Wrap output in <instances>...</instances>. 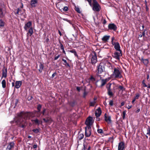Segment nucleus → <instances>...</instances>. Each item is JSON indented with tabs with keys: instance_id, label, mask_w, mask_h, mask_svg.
Instances as JSON below:
<instances>
[{
	"instance_id": "obj_1",
	"label": "nucleus",
	"mask_w": 150,
	"mask_h": 150,
	"mask_svg": "<svg viewBox=\"0 0 150 150\" xmlns=\"http://www.w3.org/2000/svg\"><path fill=\"white\" fill-rule=\"evenodd\" d=\"M23 113L21 112L20 113H18L16 118V120L11 121L10 122L11 124L12 125L14 122L16 124L19 123V126L22 128H24L26 127V123L25 122L23 118Z\"/></svg>"
},
{
	"instance_id": "obj_2",
	"label": "nucleus",
	"mask_w": 150,
	"mask_h": 150,
	"mask_svg": "<svg viewBox=\"0 0 150 150\" xmlns=\"http://www.w3.org/2000/svg\"><path fill=\"white\" fill-rule=\"evenodd\" d=\"M87 1L93 11L96 12H99L101 7L96 0H85Z\"/></svg>"
},
{
	"instance_id": "obj_3",
	"label": "nucleus",
	"mask_w": 150,
	"mask_h": 150,
	"mask_svg": "<svg viewBox=\"0 0 150 150\" xmlns=\"http://www.w3.org/2000/svg\"><path fill=\"white\" fill-rule=\"evenodd\" d=\"M89 58L91 59V63L94 65L97 62V56L96 53L93 52L91 53L89 56Z\"/></svg>"
},
{
	"instance_id": "obj_4",
	"label": "nucleus",
	"mask_w": 150,
	"mask_h": 150,
	"mask_svg": "<svg viewBox=\"0 0 150 150\" xmlns=\"http://www.w3.org/2000/svg\"><path fill=\"white\" fill-rule=\"evenodd\" d=\"M113 71L112 75L115 76V78L120 79L122 77V75L118 68H114Z\"/></svg>"
},
{
	"instance_id": "obj_5",
	"label": "nucleus",
	"mask_w": 150,
	"mask_h": 150,
	"mask_svg": "<svg viewBox=\"0 0 150 150\" xmlns=\"http://www.w3.org/2000/svg\"><path fill=\"white\" fill-rule=\"evenodd\" d=\"M93 118L91 116L88 117L86 119L85 124L87 125L86 127H91L93 123Z\"/></svg>"
},
{
	"instance_id": "obj_6",
	"label": "nucleus",
	"mask_w": 150,
	"mask_h": 150,
	"mask_svg": "<svg viewBox=\"0 0 150 150\" xmlns=\"http://www.w3.org/2000/svg\"><path fill=\"white\" fill-rule=\"evenodd\" d=\"M111 83H108L106 86V88L107 89V94L110 97H112L114 95L111 89Z\"/></svg>"
},
{
	"instance_id": "obj_7",
	"label": "nucleus",
	"mask_w": 150,
	"mask_h": 150,
	"mask_svg": "<svg viewBox=\"0 0 150 150\" xmlns=\"http://www.w3.org/2000/svg\"><path fill=\"white\" fill-rule=\"evenodd\" d=\"M91 127H86L85 128V136L86 137H89L91 135Z\"/></svg>"
},
{
	"instance_id": "obj_8",
	"label": "nucleus",
	"mask_w": 150,
	"mask_h": 150,
	"mask_svg": "<svg viewBox=\"0 0 150 150\" xmlns=\"http://www.w3.org/2000/svg\"><path fill=\"white\" fill-rule=\"evenodd\" d=\"M108 28L109 30L114 31H116L117 29L116 25L113 23H109L108 26Z\"/></svg>"
},
{
	"instance_id": "obj_9",
	"label": "nucleus",
	"mask_w": 150,
	"mask_h": 150,
	"mask_svg": "<svg viewBox=\"0 0 150 150\" xmlns=\"http://www.w3.org/2000/svg\"><path fill=\"white\" fill-rule=\"evenodd\" d=\"M97 72H98V73L101 74L104 69V67L102 63H100L98 66H97Z\"/></svg>"
},
{
	"instance_id": "obj_10",
	"label": "nucleus",
	"mask_w": 150,
	"mask_h": 150,
	"mask_svg": "<svg viewBox=\"0 0 150 150\" xmlns=\"http://www.w3.org/2000/svg\"><path fill=\"white\" fill-rule=\"evenodd\" d=\"M139 59L141 61V62L143 63L144 65L146 67L148 66L149 62V59H144L143 57H142L141 58L139 57Z\"/></svg>"
},
{
	"instance_id": "obj_11",
	"label": "nucleus",
	"mask_w": 150,
	"mask_h": 150,
	"mask_svg": "<svg viewBox=\"0 0 150 150\" xmlns=\"http://www.w3.org/2000/svg\"><path fill=\"white\" fill-rule=\"evenodd\" d=\"M114 47L117 51H119L120 52V54L122 55V51L120 49V44L118 42H117V44H115V45H114Z\"/></svg>"
},
{
	"instance_id": "obj_12",
	"label": "nucleus",
	"mask_w": 150,
	"mask_h": 150,
	"mask_svg": "<svg viewBox=\"0 0 150 150\" xmlns=\"http://www.w3.org/2000/svg\"><path fill=\"white\" fill-rule=\"evenodd\" d=\"M7 76V68L5 67H4L2 70V74L1 78L3 77L6 78Z\"/></svg>"
},
{
	"instance_id": "obj_13",
	"label": "nucleus",
	"mask_w": 150,
	"mask_h": 150,
	"mask_svg": "<svg viewBox=\"0 0 150 150\" xmlns=\"http://www.w3.org/2000/svg\"><path fill=\"white\" fill-rule=\"evenodd\" d=\"M125 149V143L123 142H119L118 145V150H123Z\"/></svg>"
},
{
	"instance_id": "obj_14",
	"label": "nucleus",
	"mask_w": 150,
	"mask_h": 150,
	"mask_svg": "<svg viewBox=\"0 0 150 150\" xmlns=\"http://www.w3.org/2000/svg\"><path fill=\"white\" fill-rule=\"evenodd\" d=\"M121 54H120V52L119 53L117 52H115L112 55V57L117 59H120V56H121Z\"/></svg>"
},
{
	"instance_id": "obj_15",
	"label": "nucleus",
	"mask_w": 150,
	"mask_h": 150,
	"mask_svg": "<svg viewBox=\"0 0 150 150\" xmlns=\"http://www.w3.org/2000/svg\"><path fill=\"white\" fill-rule=\"evenodd\" d=\"M102 111L100 107H99L97 109L95 113L96 117H99L101 115Z\"/></svg>"
},
{
	"instance_id": "obj_16",
	"label": "nucleus",
	"mask_w": 150,
	"mask_h": 150,
	"mask_svg": "<svg viewBox=\"0 0 150 150\" xmlns=\"http://www.w3.org/2000/svg\"><path fill=\"white\" fill-rule=\"evenodd\" d=\"M32 25V23L30 21H29L26 24H25L24 27V29L26 30H27L29 28H30L31 26Z\"/></svg>"
},
{
	"instance_id": "obj_17",
	"label": "nucleus",
	"mask_w": 150,
	"mask_h": 150,
	"mask_svg": "<svg viewBox=\"0 0 150 150\" xmlns=\"http://www.w3.org/2000/svg\"><path fill=\"white\" fill-rule=\"evenodd\" d=\"M38 3V0H31L30 1V4L32 8L35 7Z\"/></svg>"
},
{
	"instance_id": "obj_18",
	"label": "nucleus",
	"mask_w": 150,
	"mask_h": 150,
	"mask_svg": "<svg viewBox=\"0 0 150 150\" xmlns=\"http://www.w3.org/2000/svg\"><path fill=\"white\" fill-rule=\"evenodd\" d=\"M22 81H17L15 83V88H18L21 86Z\"/></svg>"
},
{
	"instance_id": "obj_19",
	"label": "nucleus",
	"mask_w": 150,
	"mask_h": 150,
	"mask_svg": "<svg viewBox=\"0 0 150 150\" xmlns=\"http://www.w3.org/2000/svg\"><path fill=\"white\" fill-rule=\"evenodd\" d=\"M100 74L98 73V72H97L95 76V77L96 80V82H97L99 80L101 79V75L99 74Z\"/></svg>"
},
{
	"instance_id": "obj_20",
	"label": "nucleus",
	"mask_w": 150,
	"mask_h": 150,
	"mask_svg": "<svg viewBox=\"0 0 150 150\" xmlns=\"http://www.w3.org/2000/svg\"><path fill=\"white\" fill-rule=\"evenodd\" d=\"M33 124L35 125H39L40 124V120H39L38 119L36 118L34 120H31Z\"/></svg>"
},
{
	"instance_id": "obj_21",
	"label": "nucleus",
	"mask_w": 150,
	"mask_h": 150,
	"mask_svg": "<svg viewBox=\"0 0 150 150\" xmlns=\"http://www.w3.org/2000/svg\"><path fill=\"white\" fill-rule=\"evenodd\" d=\"M5 14L3 11L2 6L1 4H0V18H3Z\"/></svg>"
},
{
	"instance_id": "obj_22",
	"label": "nucleus",
	"mask_w": 150,
	"mask_h": 150,
	"mask_svg": "<svg viewBox=\"0 0 150 150\" xmlns=\"http://www.w3.org/2000/svg\"><path fill=\"white\" fill-rule=\"evenodd\" d=\"M107 82V79H101V84L99 86L100 88H102L103 86H104L106 83Z\"/></svg>"
},
{
	"instance_id": "obj_23",
	"label": "nucleus",
	"mask_w": 150,
	"mask_h": 150,
	"mask_svg": "<svg viewBox=\"0 0 150 150\" xmlns=\"http://www.w3.org/2000/svg\"><path fill=\"white\" fill-rule=\"evenodd\" d=\"M14 144V143L13 142L10 143L7 146L6 150H11V149L13 147Z\"/></svg>"
},
{
	"instance_id": "obj_24",
	"label": "nucleus",
	"mask_w": 150,
	"mask_h": 150,
	"mask_svg": "<svg viewBox=\"0 0 150 150\" xmlns=\"http://www.w3.org/2000/svg\"><path fill=\"white\" fill-rule=\"evenodd\" d=\"M105 120L106 122H110L111 120V117L110 116H107V114L105 113L104 115Z\"/></svg>"
},
{
	"instance_id": "obj_25",
	"label": "nucleus",
	"mask_w": 150,
	"mask_h": 150,
	"mask_svg": "<svg viewBox=\"0 0 150 150\" xmlns=\"http://www.w3.org/2000/svg\"><path fill=\"white\" fill-rule=\"evenodd\" d=\"M110 37L109 35H105L103 37L102 40L103 41L105 42H107L108 40L109 39Z\"/></svg>"
},
{
	"instance_id": "obj_26",
	"label": "nucleus",
	"mask_w": 150,
	"mask_h": 150,
	"mask_svg": "<svg viewBox=\"0 0 150 150\" xmlns=\"http://www.w3.org/2000/svg\"><path fill=\"white\" fill-rule=\"evenodd\" d=\"M43 115L46 116L49 115V112L46 109L44 108L42 112H41Z\"/></svg>"
},
{
	"instance_id": "obj_27",
	"label": "nucleus",
	"mask_w": 150,
	"mask_h": 150,
	"mask_svg": "<svg viewBox=\"0 0 150 150\" xmlns=\"http://www.w3.org/2000/svg\"><path fill=\"white\" fill-rule=\"evenodd\" d=\"M44 122L45 123H47L50 122H51L52 121V120L51 118L50 117H47L45 118H44L43 119Z\"/></svg>"
},
{
	"instance_id": "obj_28",
	"label": "nucleus",
	"mask_w": 150,
	"mask_h": 150,
	"mask_svg": "<svg viewBox=\"0 0 150 150\" xmlns=\"http://www.w3.org/2000/svg\"><path fill=\"white\" fill-rule=\"evenodd\" d=\"M39 67V68L38 69L40 73H41L42 72L44 67L43 64L41 62H40Z\"/></svg>"
},
{
	"instance_id": "obj_29",
	"label": "nucleus",
	"mask_w": 150,
	"mask_h": 150,
	"mask_svg": "<svg viewBox=\"0 0 150 150\" xmlns=\"http://www.w3.org/2000/svg\"><path fill=\"white\" fill-rule=\"evenodd\" d=\"M68 52L73 53L76 57H78V55L75 49H73L71 50H69Z\"/></svg>"
},
{
	"instance_id": "obj_30",
	"label": "nucleus",
	"mask_w": 150,
	"mask_h": 150,
	"mask_svg": "<svg viewBox=\"0 0 150 150\" xmlns=\"http://www.w3.org/2000/svg\"><path fill=\"white\" fill-rule=\"evenodd\" d=\"M89 80L90 81H91V82L93 83H94V82L96 81L95 77H94L93 76L91 75L90 76V78L89 79Z\"/></svg>"
},
{
	"instance_id": "obj_31",
	"label": "nucleus",
	"mask_w": 150,
	"mask_h": 150,
	"mask_svg": "<svg viewBox=\"0 0 150 150\" xmlns=\"http://www.w3.org/2000/svg\"><path fill=\"white\" fill-rule=\"evenodd\" d=\"M62 61H63L64 63H63V64L65 65L67 67H70V66L69 64L67 63V61L63 59H62Z\"/></svg>"
},
{
	"instance_id": "obj_32",
	"label": "nucleus",
	"mask_w": 150,
	"mask_h": 150,
	"mask_svg": "<svg viewBox=\"0 0 150 150\" xmlns=\"http://www.w3.org/2000/svg\"><path fill=\"white\" fill-rule=\"evenodd\" d=\"M142 83L143 85V86L144 87H146L148 88H150V86H148L145 83V80H143L142 81Z\"/></svg>"
},
{
	"instance_id": "obj_33",
	"label": "nucleus",
	"mask_w": 150,
	"mask_h": 150,
	"mask_svg": "<svg viewBox=\"0 0 150 150\" xmlns=\"http://www.w3.org/2000/svg\"><path fill=\"white\" fill-rule=\"evenodd\" d=\"M28 33L30 34V36H31L33 34V30L32 27H31L29 28L28 31Z\"/></svg>"
},
{
	"instance_id": "obj_34",
	"label": "nucleus",
	"mask_w": 150,
	"mask_h": 150,
	"mask_svg": "<svg viewBox=\"0 0 150 150\" xmlns=\"http://www.w3.org/2000/svg\"><path fill=\"white\" fill-rule=\"evenodd\" d=\"M1 84L3 88H4L6 87V81L5 79H4L2 81Z\"/></svg>"
},
{
	"instance_id": "obj_35",
	"label": "nucleus",
	"mask_w": 150,
	"mask_h": 150,
	"mask_svg": "<svg viewBox=\"0 0 150 150\" xmlns=\"http://www.w3.org/2000/svg\"><path fill=\"white\" fill-rule=\"evenodd\" d=\"M42 107V105L40 104H39L38 105L37 110L38 111H37V113H40L41 109Z\"/></svg>"
},
{
	"instance_id": "obj_36",
	"label": "nucleus",
	"mask_w": 150,
	"mask_h": 150,
	"mask_svg": "<svg viewBox=\"0 0 150 150\" xmlns=\"http://www.w3.org/2000/svg\"><path fill=\"white\" fill-rule=\"evenodd\" d=\"M5 23L1 19H0V28L3 27L4 26Z\"/></svg>"
},
{
	"instance_id": "obj_37",
	"label": "nucleus",
	"mask_w": 150,
	"mask_h": 150,
	"mask_svg": "<svg viewBox=\"0 0 150 150\" xmlns=\"http://www.w3.org/2000/svg\"><path fill=\"white\" fill-rule=\"evenodd\" d=\"M84 137V135L83 134H80L78 136V138L79 140L82 139Z\"/></svg>"
},
{
	"instance_id": "obj_38",
	"label": "nucleus",
	"mask_w": 150,
	"mask_h": 150,
	"mask_svg": "<svg viewBox=\"0 0 150 150\" xmlns=\"http://www.w3.org/2000/svg\"><path fill=\"white\" fill-rule=\"evenodd\" d=\"M61 18L62 20H63L64 21H66L68 22L69 23H70L71 24H72V22L71 21L68 20L67 18Z\"/></svg>"
},
{
	"instance_id": "obj_39",
	"label": "nucleus",
	"mask_w": 150,
	"mask_h": 150,
	"mask_svg": "<svg viewBox=\"0 0 150 150\" xmlns=\"http://www.w3.org/2000/svg\"><path fill=\"white\" fill-rule=\"evenodd\" d=\"M32 131L36 134L38 133L40 131L39 129H36L32 130Z\"/></svg>"
},
{
	"instance_id": "obj_40",
	"label": "nucleus",
	"mask_w": 150,
	"mask_h": 150,
	"mask_svg": "<svg viewBox=\"0 0 150 150\" xmlns=\"http://www.w3.org/2000/svg\"><path fill=\"white\" fill-rule=\"evenodd\" d=\"M86 87H85V89H84V92L83 93V97L84 98H85L86 96L88 94V93L86 91Z\"/></svg>"
},
{
	"instance_id": "obj_41",
	"label": "nucleus",
	"mask_w": 150,
	"mask_h": 150,
	"mask_svg": "<svg viewBox=\"0 0 150 150\" xmlns=\"http://www.w3.org/2000/svg\"><path fill=\"white\" fill-rule=\"evenodd\" d=\"M147 33V31L146 29H144L143 30V32L142 34H143V37H144L145 35V33Z\"/></svg>"
},
{
	"instance_id": "obj_42",
	"label": "nucleus",
	"mask_w": 150,
	"mask_h": 150,
	"mask_svg": "<svg viewBox=\"0 0 150 150\" xmlns=\"http://www.w3.org/2000/svg\"><path fill=\"white\" fill-rule=\"evenodd\" d=\"M118 88L120 89L121 90H122V91L125 90V88H124L123 86H118Z\"/></svg>"
},
{
	"instance_id": "obj_43",
	"label": "nucleus",
	"mask_w": 150,
	"mask_h": 150,
	"mask_svg": "<svg viewBox=\"0 0 150 150\" xmlns=\"http://www.w3.org/2000/svg\"><path fill=\"white\" fill-rule=\"evenodd\" d=\"M115 39V38L114 37H112V41H111V43L112 45L113 46L115 45V44H117V42H115L113 41V40Z\"/></svg>"
},
{
	"instance_id": "obj_44",
	"label": "nucleus",
	"mask_w": 150,
	"mask_h": 150,
	"mask_svg": "<svg viewBox=\"0 0 150 150\" xmlns=\"http://www.w3.org/2000/svg\"><path fill=\"white\" fill-rule=\"evenodd\" d=\"M97 132L98 133L101 134H102V133H103V130L102 129H98Z\"/></svg>"
},
{
	"instance_id": "obj_45",
	"label": "nucleus",
	"mask_w": 150,
	"mask_h": 150,
	"mask_svg": "<svg viewBox=\"0 0 150 150\" xmlns=\"http://www.w3.org/2000/svg\"><path fill=\"white\" fill-rule=\"evenodd\" d=\"M75 11L79 13H81V11H80V9L79 7H75Z\"/></svg>"
},
{
	"instance_id": "obj_46",
	"label": "nucleus",
	"mask_w": 150,
	"mask_h": 150,
	"mask_svg": "<svg viewBox=\"0 0 150 150\" xmlns=\"http://www.w3.org/2000/svg\"><path fill=\"white\" fill-rule=\"evenodd\" d=\"M21 10L19 8H18L16 10V12H15V14H18L20 12V11H21Z\"/></svg>"
},
{
	"instance_id": "obj_47",
	"label": "nucleus",
	"mask_w": 150,
	"mask_h": 150,
	"mask_svg": "<svg viewBox=\"0 0 150 150\" xmlns=\"http://www.w3.org/2000/svg\"><path fill=\"white\" fill-rule=\"evenodd\" d=\"M75 101H74L72 102H71L70 103V105L72 107H74L75 105Z\"/></svg>"
},
{
	"instance_id": "obj_48",
	"label": "nucleus",
	"mask_w": 150,
	"mask_h": 150,
	"mask_svg": "<svg viewBox=\"0 0 150 150\" xmlns=\"http://www.w3.org/2000/svg\"><path fill=\"white\" fill-rule=\"evenodd\" d=\"M147 132L146 133V134L150 136V129L149 127L147 129Z\"/></svg>"
},
{
	"instance_id": "obj_49",
	"label": "nucleus",
	"mask_w": 150,
	"mask_h": 150,
	"mask_svg": "<svg viewBox=\"0 0 150 150\" xmlns=\"http://www.w3.org/2000/svg\"><path fill=\"white\" fill-rule=\"evenodd\" d=\"M139 96H140V94L139 93H137L136 94V96L134 97V99H135V100L138 99Z\"/></svg>"
},
{
	"instance_id": "obj_50",
	"label": "nucleus",
	"mask_w": 150,
	"mask_h": 150,
	"mask_svg": "<svg viewBox=\"0 0 150 150\" xmlns=\"http://www.w3.org/2000/svg\"><path fill=\"white\" fill-rule=\"evenodd\" d=\"M109 104L111 106H112V105H113V100H110L109 101Z\"/></svg>"
},
{
	"instance_id": "obj_51",
	"label": "nucleus",
	"mask_w": 150,
	"mask_h": 150,
	"mask_svg": "<svg viewBox=\"0 0 150 150\" xmlns=\"http://www.w3.org/2000/svg\"><path fill=\"white\" fill-rule=\"evenodd\" d=\"M126 115V112L125 111H124L123 112H122V117L123 119H124Z\"/></svg>"
},
{
	"instance_id": "obj_52",
	"label": "nucleus",
	"mask_w": 150,
	"mask_h": 150,
	"mask_svg": "<svg viewBox=\"0 0 150 150\" xmlns=\"http://www.w3.org/2000/svg\"><path fill=\"white\" fill-rule=\"evenodd\" d=\"M68 7L66 6H64V7L63 9L64 11H68Z\"/></svg>"
},
{
	"instance_id": "obj_53",
	"label": "nucleus",
	"mask_w": 150,
	"mask_h": 150,
	"mask_svg": "<svg viewBox=\"0 0 150 150\" xmlns=\"http://www.w3.org/2000/svg\"><path fill=\"white\" fill-rule=\"evenodd\" d=\"M95 105V102H91L90 103V105L91 106H94Z\"/></svg>"
},
{
	"instance_id": "obj_54",
	"label": "nucleus",
	"mask_w": 150,
	"mask_h": 150,
	"mask_svg": "<svg viewBox=\"0 0 150 150\" xmlns=\"http://www.w3.org/2000/svg\"><path fill=\"white\" fill-rule=\"evenodd\" d=\"M76 90L80 92L81 90V88L80 87L77 86L76 87Z\"/></svg>"
},
{
	"instance_id": "obj_55",
	"label": "nucleus",
	"mask_w": 150,
	"mask_h": 150,
	"mask_svg": "<svg viewBox=\"0 0 150 150\" xmlns=\"http://www.w3.org/2000/svg\"><path fill=\"white\" fill-rule=\"evenodd\" d=\"M33 98V97L32 96H29L28 98V101L31 100Z\"/></svg>"
},
{
	"instance_id": "obj_56",
	"label": "nucleus",
	"mask_w": 150,
	"mask_h": 150,
	"mask_svg": "<svg viewBox=\"0 0 150 150\" xmlns=\"http://www.w3.org/2000/svg\"><path fill=\"white\" fill-rule=\"evenodd\" d=\"M38 146V145L37 144H34L33 146V148L34 149H36Z\"/></svg>"
},
{
	"instance_id": "obj_57",
	"label": "nucleus",
	"mask_w": 150,
	"mask_h": 150,
	"mask_svg": "<svg viewBox=\"0 0 150 150\" xmlns=\"http://www.w3.org/2000/svg\"><path fill=\"white\" fill-rule=\"evenodd\" d=\"M18 99H16V102H15V106L14 107V108H15L17 105V104H18Z\"/></svg>"
},
{
	"instance_id": "obj_58",
	"label": "nucleus",
	"mask_w": 150,
	"mask_h": 150,
	"mask_svg": "<svg viewBox=\"0 0 150 150\" xmlns=\"http://www.w3.org/2000/svg\"><path fill=\"white\" fill-rule=\"evenodd\" d=\"M59 43L60 44V47L61 49H62V48L63 49V48H64L63 45L61 43V42H59Z\"/></svg>"
},
{
	"instance_id": "obj_59",
	"label": "nucleus",
	"mask_w": 150,
	"mask_h": 150,
	"mask_svg": "<svg viewBox=\"0 0 150 150\" xmlns=\"http://www.w3.org/2000/svg\"><path fill=\"white\" fill-rule=\"evenodd\" d=\"M57 74V73L56 72H55L52 75V78H53L54 76Z\"/></svg>"
},
{
	"instance_id": "obj_60",
	"label": "nucleus",
	"mask_w": 150,
	"mask_h": 150,
	"mask_svg": "<svg viewBox=\"0 0 150 150\" xmlns=\"http://www.w3.org/2000/svg\"><path fill=\"white\" fill-rule=\"evenodd\" d=\"M60 55L59 54L57 56L55 57L54 58V60L57 59L60 57Z\"/></svg>"
},
{
	"instance_id": "obj_61",
	"label": "nucleus",
	"mask_w": 150,
	"mask_h": 150,
	"mask_svg": "<svg viewBox=\"0 0 150 150\" xmlns=\"http://www.w3.org/2000/svg\"><path fill=\"white\" fill-rule=\"evenodd\" d=\"M106 21L105 19H104L102 22V23L103 24H105L106 23Z\"/></svg>"
},
{
	"instance_id": "obj_62",
	"label": "nucleus",
	"mask_w": 150,
	"mask_h": 150,
	"mask_svg": "<svg viewBox=\"0 0 150 150\" xmlns=\"http://www.w3.org/2000/svg\"><path fill=\"white\" fill-rule=\"evenodd\" d=\"M84 146V150H85L87 149V146L86 145H85L84 144H83Z\"/></svg>"
},
{
	"instance_id": "obj_63",
	"label": "nucleus",
	"mask_w": 150,
	"mask_h": 150,
	"mask_svg": "<svg viewBox=\"0 0 150 150\" xmlns=\"http://www.w3.org/2000/svg\"><path fill=\"white\" fill-rule=\"evenodd\" d=\"M58 33L60 35V36H61L62 35V34L61 32V31H60V30H58Z\"/></svg>"
},
{
	"instance_id": "obj_64",
	"label": "nucleus",
	"mask_w": 150,
	"mask_h": 150,
	"mask_svg": "<svg viewBox=\"0 0 150 150\" xmlns=\"http://www.w3.org/2000/svg\"><path fill=\"white\" fill-rule=\"evenodd\" d=\"M99 117H96V121H99L100 120V118H99Z\"/></svg>"
}]
</instances>
